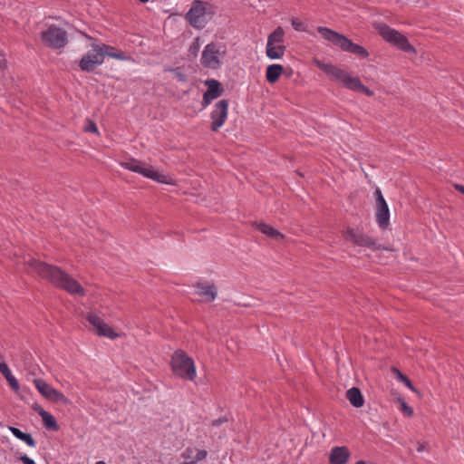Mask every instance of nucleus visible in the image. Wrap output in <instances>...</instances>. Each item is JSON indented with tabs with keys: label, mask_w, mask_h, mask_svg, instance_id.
<instances>
[{
	"label": "nucleus",
	"mask_w": 464,
	"mask_h": 464,
	"mask_svg": "<svg viewBox=\"0 0 464 464\" xmlns=\"http://www.w3.org/2000/svg\"><path fill=\"white\" fill-rule=\"evenodd\" d=\"M291 24L296 32H304L305 31L304 24L297 18H292Z\"/></svg>",
	"instance_id": "c756f323"
},
{
	"label": "nucleus",
	"mask_w": 464,
	"mask_h": 464,
	"mask_svg": "<svg viewBox=\"0 0 464 464\" xmlns=\"http://www.w3.org/2000/svg\"><path fill=\"white\" fill-rule=\"evenodd\" d=\"M87 38L91 41L90 46L92 51L88 52L80 60L79 66L82 71L88 72L94 71L103 63L105 56L119 61L130 60V57L125 55L122 52L115 51L114 47L105 44H97L94 38L91 36H87Z\"/></svg>",
	"instance_id": "f03ea898"
},
{
	"label": "nucleus",
	"mask_w": 464,
	"mask_h": 464,
	"mask_svg": "<svg viewBox=\"0 0 464 464\" xmlns=\"http://www.w3.org/2000/svg\"><path fill=\"white\" fill-rule=\"evenodd\" d=\"M182 464H196V461H190V462H184Z\"/></svg>",
	"instance_id": "37998d69"
},
{
	"label": "nucleus",
	"mask_w": 464,
	"mask_h": 464,
	"mask_svg": "<svg viewBox=\"0 0 464 464\" xmlns=\"http://www.w3.org/2000/svg\"><path fill=\"white\" fill-rule=\"evenodd\" d=\"M425 450V445L423 443H418L417 451L423 452Z\"/></svg>",
	"instance_id": "ea45409f"
},
{
	"label": "nucleus",
	"mask_w": 464,
	"mask_h": 464,
	"mask_svg": "<svg viewBox=\"0 0 464 464\" xmlns=\"http://www.w3.org/2000/svg\"><path fill=\"white\" fill-rule=\"evenodd\" d=\"M40 37L44 44L52 49H62L68 44L67 32L56 24L41 32Z\"/></svg>",
	"instance_id": "9d476101"
},
{
	"label": "nucleus",
	"mask_w": 464,
	"mask_h": 464,
	"mask_svg": "<svg viewBox=\"0 0 464 464\" xmlns=\"http://www.w3.org/2000/svg\"><path fill=\"white\" fill-rule=\"evenodd\" d=\"M95 464H107V463L103 460H99Z\"/></svg>",
	"instance_id": "79ce46f5"
},
{
	"label": "nucleus",
	"mask_w": 464,
	"mask_h": 464,
	"mask_svg": "<svg viewBox=\"0 0 464 464\" xmlns=\"http://www.w3.org/2000/svg\"><path fill=\"white\" fill-rule=\"evenodd\" d=\"M355 464H370V463H367V462H365L363 460H359Z\"/></svg>",
	"instance_id": "a19ab883"
},
{
	"label": "nucleus",
	"mask_w": 464,
	"mask_h": 464,
	"mask_svg": "<svg viewBox=\"0 0 464 464\" xmlns=\"http://www.w3.org/2000/svg\"><path fill=\"white\" fill-rule=\"evenodd\" d=\"M351 457V452L345 446L333 447L329 454V464H346Z\"/></svg>",
	"instance_id": "f3484780"
},
{
	"label": "nucleus",
	"mask_w": 464,
	"mask_h": 464,
	"mask_svg": "<svg viewBox=\"0 0 464 464\" xmlns=\"http://www.w3.org/2000/svg\"><path fill=\"white\" fill-rule=\"evenodd\" d=\"M228 114V102L225 99L218 101L210 113L212 131H218L225 123Z\"/></svg>",
	"instance_id": "2eb2a0df"
},
{
	"label": "nucleus",
	"mask_w": 464,
	"mask_h": 464,
	"mask_svg": "<svg viewBox=\"0 0 464 464\" xmlns=\"http://www.w3.org/2000/svg\"><path fill=\"white\" fill-rule=\"evenodd\" d=\"M139 1L145 4V3L149 2L150 0H139Z\"/></svg>",
	"instance_id": "c03bdc74"
},
{
	"label": "nucleus",
	"mask_w": 464,
	"mask_h": 464,
	"mask_svg": "<svg viewBox=\"0 0 464 464\" xmlns=\"http://www.w3.org/2000/svg\"><path fill=\"white\" fill-rule=\"evenodd\" d=\"M316 30L325 41L343 52L353 53L363 59L369 56L368 51L363 46L353 43L344 34L325 26H318Z\"/></svg>",
	"instance_id": "7ed1b4c3"
},
{
	"label": "nucleus",
	"mask_w": 464,
	"mask_h": 464,
	"mask_svg": "<svg viewBox=\"0 0 464 464\" xmlns=\"http://www.w3.org/2000/svg\"><path fill=\"white\" fill-rule=\"evenodd\" d=\"M227 54L226 44L221 42H210L207 44L202 51L200 63L204 68L219 69Z\"/></svg>",
	"instance_id": "39448f33"
},
{
	"label": "nucleus",
	"mask_w": 464,
	"mask_h": 464,
	"mask_svg": "<svg viewBox=\"0 0 464 464\" xmlns=\"http://www.w3.org/2000/svg\"><path fill=\"white\" fill-rule=\"evenodd\" d=\"M284 72V67L279 63L269 64L266 67V79L269 83L276 82Z\"/></svg>",
	"instance_id": "aec40b11"
},
{
	"label": "nucleus",
	"mask_w": 464,
	"mask_h": 464,
	"mask_svg": "<svg viewBox=\"0 0 464 464\" xmlns=\"http://www.w3.org/2000/svg\"><path fill=\"white\" fill-rule=\"evenodd\" d=\"M315 63L322 72L331 78V80L336 82L347 90L351 89L356 79V77L352 76L348 72L333 63H326L321 61H316Z\"/></svg>",
	"instance_id": "1a4fd4ad"
},
{
	"label": "nucleus",
	"mask_w": 464,
	"mask_h": 464,
	"mask_svg": "<svg viewBox=\"0 0 464 464\" xmlns=\"http://www.w3.org/2000/svg\"><path fill=\"white\" fill-rule=\"evenodd\" d=\"M374 197L376 204V223L381 229H387L390 226V209L380 188L378 187L374 190Z\"/></svg>",
	"instance_id": "4468645a"
},
{
	"label": "nucleus",
	"mask_w": 464,
	"mask_h": 464,
	"mask_svg": "<svg viewBox=\"0 0 464 464\" xmlns=\"http://www.w3.org/2000/svg\"><path fill=\"white\" fill-rule=\"evenodd\" d=\"M208 90L203 94L202 107L207 108L213 100L218 98L223 92L221 83L216 79H208L205 81Z\"/></svg>",
	"instance_id": "dca6fc26"
},
{
	"label": "nucleus",
	"mask_w": 464,
	"mask_h": 464,
	"mask_svg": "<svg viewBox=\"0 0 464 464\" xmlns=\"http://www.w3.org/2000/svg\"><path fill=\"white\" fill-rule=\"evenodd\" d=\"M394 372H396L398 379H399L400 381H401V382L405 384V386H406V387H408V388H409L410 390H411V391H414V392L416 391V390H415V388H414V386L412 385V383H411V380H410L407 376L403 375V374H402L399 370H397V369H394Z\"/></svg>",
	"instance_id": "c85d7f7f"
},
{
	"label": "nucleus",
	"mask_w": 464,
	"mask_h": 464,
	"mask_svg": "<svg viewBox=\"0 0 464 464\" xmlns=\"http://www.w3.org/2000/svg\"><path fill=\"white\" fill-rule=\"evenodd\" d=\"M344 238L360 247H367L372 250H387V247L379 245L377 240L362 230H357L353 227H348L343 232Z\"/></svg>",
	"instance_id": "f8f14e48"
},
{
	"label": "nucleus",
	"mask_w": 464,
	"mask_h": 464,
	"mask_svg": "<svg viewBox=\"0 0 464 464\" xmlns=\"http://www.w3.org/2000/svg\"><path fill=\"white\" fill-rule=\"evenodd\" d=\"M0 372L4 375V377L9 383L10 387L14 391L17 392L20 389V385L17 379L13 375L12 372L10 371L9 367L5 362H0Z\"/></svg>",
	"instance_id": "412c9836"
},
{
	"label": "nucleus",
	"mask_w": 464,
	"mask_h": 464,
	"mask_svg": "<svg viewBox=\"0 0 464 464\" xmlns=\"http://www.w3.org/2000/svg\"><path fill=\"white\" fill-rule=\"evenodd\" d=\"M398 401L400 403V411L407 417L412 416L413 410L406 403L404 399L399 398Z\"/></svg>",
	"instance_id": "cd10ccee"
},
{
	"label": "nucleus",
	"mask_w": 464,
	"mask_h": 464,
	"mask_svg": "<svg viewBox=\"0 0 464 464\" xmlns=\"http://www.w3.org/2000/svg\"><path fill=\"white\" fill-rule=\"evenodd\" d=\"M350 91L362 92L368 97H372L374 95L373 91L370 90L367 86H365L358 77H356Z\"/></svg>",
	"instance_id": "393cba45"
},
{
	"label": "nucleus",
	"mask_w": 464,
	"mask_h": 464,
	"mask_svg": "<svg viewBox=\"0 0 464 464\" xmlns=\"http://www.w3.org/2000/svg\"><path fill=\"white\" fill-rule=\"evenodd\" d=\"M199 50V38H196L192 44L190 45L189 51L190 53L197 54Z\"/></svg>",
	"instance_id": "473e14b6"
},
{
	"label": "nucleus",
	"mask_w": 464,
	"mask_h": 464,
	"mask_svg": "<svg viewBox=\"0 0 464 464\" xmlns=\"http://www.w3.org/2000/svg\"><path fill=\"white\" fill-rule=\"evenodd\" d=\"M43 424L45 429L51 430L53 431L59 430L60 427L57 423V420L53 415H52L50 412L46 411L44 414L41 416Z\"/></svg>",
	"instance_id": "b1692460"
},
{
	"label": "nucleus",
	"mask_w": 464,
	"mask_h": 464,
	"mask_svg": "<svg viewBox=\"0 0 464 464\" xmlns=\"http://www.w3.org/2000/svg\"><path fill=\"white\" fill-rule=\"evenodd\" d=\"M195 287L197 288V294L207 301L212 302L216 299L218 291L214 285L198 283Z\"/></svg>",
	"instance_id": "a211bd4d"
},
{
	"label": "nucleus",
	"mask_w": 464,
	"mask_h": 464,
	"mask_svg": "<svg viewBox=\"0 0 464 464\" xmlns=\"http://www.w3.org/2000/svg\"><path fill=\"white\" fill-rule=\"evenodd\" d=\"M455 188H456V189H457L459 192H460V193H462V194L464 195V185H461V184H456V185H455Z\"/></svg>",
	"instance_id": "58836bf2"
},
{
	"label": "nucleus",
	"mask_w": 464,
	"mask_h": 464,
	"mask_svg": "<svg viewBox=\"0 0 464 464\" xmlns=\"http://www.w3.org/2000/svg\"><path fill=\"white\" fill-rule=\"evenodd\" d=\"M99 336H103L109 339H116L120 337V334H117L111 326H110L108 324H104V326L100 329V331L97 333Z\"/></svg>",
	"instance_id": "bb28decb"
},
{
	"label": "nucleus",
	"mask_w": 464,
	"mask_h": 464,
	"mask_svg": "<svg viewBox=\"0 0 464 464\" xmlns=\"http://www.w3.org/2000/svg\"><path fill=\"white\" fill-rule=\"evenodd\" d=\"M346 398L354 408H360L364 403L363 396L357 387L350 388L346 392Z\"/></svg>",
	"instance_id": "6ab92c4d"
},
{
	"label": "nucleus",
	"mask_w": 464,
	"mask_h": 464,
	"mask_svg": "<svg viewBox=\"0 0 464 464\" xmlns=\"http://www.w3.org/2000/svg\"><path fill=\"white\" fill-rule=\"evenodd\" d=\"M285 31L281 26L276 27L267 37L266 54L271 60L281 59L285 53L283 44Z\"/></svg>",
	"instance_id": "9b49d317"
},
{
	"label": "nucleus",
	"mask_w": 464,
	"mask_h": 464,
	"mask_svg": "<svg viewBox=\"0 0 464 464\" xmlns=\"http://www.w3.org/2000/svg\"><path fill=\"white\" fill-rule=\"evenodd\" d=\"M28 266L42 278L70 295H85L84 288L67 272L58 266L40 262L34 258L27 261Z\"/></svg>",
	"instance_id": "f257e3e1"
},
{
	"label": "nucleus",
	"mask_w": 464,
	"mask_h": 464,
	"mask_svg": "<svg viewBox=\"0 0 464 464\" xmlns=\"http://www.w3.org/2000/svg\"><path fill=\"white\" fill-rule=\"evenodd\" d=\"M380 35L384 41L396 47L397 49L409 53H416L415 47L411 44L405 35L398 30L392 28L386 24H378L376 25Z\"/></svg>",
	"instance_id": "6e6552de"
},
{
	"label": "nucleus",
	"mask_w": 464,
	"mask_h": 464,
	"mask_svg": "<svg viewBox=\"0 0 464 464\" xmlns=\"http://www.w3.org/2000/svg\"><path fill=\"white\" fill-rule=\"evenodd\" d=\"M33 383L44 399L54 403L68 404L70 402L63 392L48 384L44 379L35 378Z\"/></svg>",
	"instance_id": "ddd939ff"
},
{
	"label": "nucleus",
	"mask_w": 464,
	"mask_h": 464,
	"mask_svg": "<svg viewBox=\"0 0 464 464\" xmlns=\"http://www.w3.org/2000/svg\"><path fill=\"white\" fill-rule=\"evenodd\" d=\"M84 131L99 134L96 123L92 121H90L88 124L84 127Z\"/></svg>",
	"instance_id": "7c9ffc66"
},
{
	"label": "nucleus",
	"mask_w": 464,
	"mask_h": 464,
	"mask_svg": "<svg viewBox=\"0 0 464 464\" xmlns=\"http://www.w3.org/2000/svg\"><path fill=\"white\" fill-rule=\"evenodd\" d=\"M227 418H218L217 420H214L212 421V426L213 427H218L221 424H223L224 422H227Z\"/></svg>",
	"instance_id": "c9c22d12"
},
{
	"label": "nucleus",
	"mask_w": 464,
	"mask_h": 464,
	"mask_svg": "<svg viewBox=\"0 0 464 464\" xmlns=\"http://www.w3.org/2000/svg\"><path fill=\"white\" fill-rule=\"evenodd\" d=\"M20 460L23 462V464H36L35 461L29 458L26 454L21 455Z\"/></svg>",
	"instance_id": "f704fd0d"
},
{
	"label": "nucleus",
	"mask_w": 464,
	"mask_h": 464,
	"mask_svg": "<svg viewBox=\"0 0 464 464\" xmlns=\"http://www.w3.org/2000/svg\"><path fill=\"white\" fill-rule=\"evenodd\" d=\"M6 67V60L5 58V54L0 52V68L5 69Z\"/></svg>",
	"instance_id": "e433bc0d"
},
{
	"label": "nucleus",
	"mask_w": 464,
	"mask_h": 464,
	"mask_svg": "<svg viewBox=\"0 0 464 464\" xmlns=\"http://www.w3.org/2000/svg\"><path fill=\"white\" fill-rule=\"evenodd\" d=\"M207 456H208L207 450H198L197 451L196 458H195V459L193 461H196V463H197L198 461H201V460L205 459L207 458Z\"/></svg>",
	"instance_id": "2f4dec72"
},
{
	"label": "nucleus",
	"mask_w": 464,
	"mask_h": 464,
	"mask_svg": "<svg viewBox=\"0 0 464 464\" xmlns=\"http://www.w3.org/2000/svg\"><path fill=\"white\" fill-rule=\"evenodd\" d=\"M256 227L261 233H263L264 235H266L271 238H276V239L284 238L283 234H281L276 228L271 227L268 224L259 223V224H257Z\"/></svg>",
	"instance_id": "5701e85b"
},
{
	"label": "nucleus",
	"mask_w": 464,
	"mask_h": 464,
	"mask_svg": "<svg viewBox=\"0 0 464 464\" xmlns=\"http://www.w3.org/2000/svg\"><path fill=\"white\" fill-rule=\"evenodd\" d=\"M32 409H33L35 412H37L40 416H42L43 414H44V413L46 412V411H45V410H44V409L42 408V406H41V405H39L38 403H34V404L32 405Z\"/></svg>",
	"instance_id": "72a5a7b5"
},
{
	"label": "nucleus",
	"mask_w": 464,
	"mask_h": 464,
	"mask_svg": "<svg viewBox=\"0 0 464 464\" xmlns=\"http://www.w3.org/2000/svg\"><path fill=\"white\" fill-rule=\"evenodd\" d=\"M0 362H5L1 354H0Z\"/></svg>",
	"instance_id": "a18cd8bd"
},
{
	"label": "nucleus",
	"mask_w": 464,
	"mask_h": 464,
	"mask_svg": "<svg viewBox=\"0 0 464 464\" xmlns=\"http://www.w3.org/2000/svg\"><path fill=\"white\" fill-rule=\"evenodd\" d=\"M172 372L179 378L194 381L197 376L195 362L181 349L175 351L171 356Z\"/></svg>",
	"instance_id": "423d86ee"
},
{
	"label": "nucleus",
	"mask_w": 464,
	"mask_h": 464,
	"mask_svg": "<svg viewBox=\"0 0 464 464\" xmlns=\"http://www.w3.org/2000/svg\"><path fill=\"white\" fill-rule=\"evenodd\" d=\"M192 453V449H187L185 452L182 454V457L184 459H188L190 457V454Z\"/></svg>",
	"instance_id": "4c0bfd02"
},
{
	"label": "nucleus",
	"mask_w": 464,
	"mask_h": 464,
	"mask_svg": "<svg viewBox=\"0 0 464 464\" xmlns=\"http://www.w3.org/2000/svg\"><path fill=\"white\" fill-rule=\"evenodd\" d=\"M86 319L88 322L94 327L96 333L100 331L104 326V320L102 319L97 314L95 313H88L86 315Z\"/></svg>",
	"instance_id": "a878e982"
},
{
	"label": "nucleus",
	"mask_w": 464,
	"mask_h": 464,
	"mask_svg": "<svg viewBox=\"0 0 464 464\" xmlns=\"http://www.w3.org/2000/svg\"><path fill=\"white\" fill-rule=\"evenodd\" d=\"M9 430L11 433L18 440L24 441L28 445L29 447L34 448L36 446V441L33 438L32 434L23 432L21 430H19L16 427H9Z\"/></svg>",
	"instance_id": "4be33fe9"
},
{
	"label": "nucleus",
	"mask_w": 464,
	"mask_h": 464,
	"mask_svg": "<svg viewBox=\"0 0 464 464\" xmlns=\"http://www.w3.org/2000/svg\"><path fill=\"white\" fill-rule=\"evenodd\" d=\"M216 14V7L208 3L200 0L192 2L191 7L186 14V19L189 24L196 29H202L206 26L208 19Z\"/></svg>",
	"instance_id": "0eeeda50"
},
{
	"label": "nucleus",
	"mask_w": 464,
	"mask_h": 464,
	"mask_svg": "<svg viewBox=\"0 0 464 464\" xmlns=\"http://www.w3.org/2000/svg\"><path fill=\"white\" fill-rule=\"evenodd\" d=\"M120 165L121 168L127 170L138 173L142 177L150 179L153 181L167 185L176 184V181L172 178L160 173L154 169L152 166H149L145 162H142L137 159L131 158L126 161L121 162Z\"/></svg>",
	"instance_id": "20e7f679"
}]
</instances>
